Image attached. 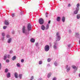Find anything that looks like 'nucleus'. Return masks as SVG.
I'll use <instances>...</instances> for the list:
<instances>
[{"instance_id": "1", "label": "nucleus", "mask_w": 80, "mask_h": 80, "mask_svg": "<svg viewBox=\"0 0 80 80\" xmlns=\"http://www.w3.org/2000/svg\"><path fill=\"white\" fill-rule=\"evenodd\" d=\"M22 30V33L24 34H25L26 35H28L29 34V32L26 29V28H25V26H23Z\"/></svg>"}, {"instance_id": "2", "label": "nucleus", "mask_w": 80, "mask_h": 80, "mask_svg": "<svg viewBox=\"0 0 80 80\" xmlns=\"http://www.w3.org/2000/svg\"><path fill=\"white\" fill-rule=\"evenodd\" d=\"M50 50V46L49 45H46L44 47V50L45 52H48Z\"/></svg>"}, {"instance_id": "3", "label": "nucleus", "mask_w": 80, "mask_h": 80, "mask_svg": "<svg viewBox=\"0 0 80 80\" xmlns=\"http://www.w3.org/2000/svg\"><path fill=\"white\" fill-rule=\"evenodd\" d=\"M57 45H58V43L57 42V41H56L54 42V44L53 46V48L55 50H56L57 48Z\"/></svg>"}, {"instance_id": "4", "label": "nucleus", "mask_w": 80, "mask_h": 80, "mask_svg": "<svg viewBox=\"0 0 80 80\" xmlns=\"http://www.w3.org/2000/svg\"><path fill=\"white\" fill-rule=\"evenodd\" d=\"M44 22V21L43 20V19H42V18H40L39 20V23L40 24V25H42L43 24V23Z\"/></svg>"}, {"instance_id": "5", "label": "nucleus", "mask_w": 80, "mask_h": 80, "mask_svg": "<svg viewBox=\"0 0 80 80\" xmlns=\"http://www.w3.org/2000/svg\"><path fill=\"white\" fill-rule=\"evenodd\" d=\"M27 28L28 31H30V30H31L32 29V25L30 23L28 24Z\"/></svg>"}, {"instance_id": "6", "label": "nucleus", "mask_w": 80, "mask_h": 80, "mask_svg": "<svg viewBox=\"0 0 80 80\" xmlns=\"http://www.w3.org/2000/svg\"><path fill=\"white\" fill-rule=\"evenodd\" d=\"M65 69L66 70V71L67 72H69V71H70V67H68V65H67L66 66Z\"/></svg>"}, {"instance_id": "7", "label": "nucleus", "mask_w": 80, "mask_h": 80, "mask_svg": "<svg viewBox=\"0 0 80 80\" xmlns=\"http://www.w3.org/2000/svg\"><path fill=\"white\" fill-rule=\"evenodd\" d=\"M72 68L73 69H74L75 70H74L73 72L74 73H75L77 70V66L73 65L72 66Z\"/></svg>"}, {"instance_id": "8", "label": "nucleus", "mask_w": 80, "mask_h": 80, "mask_svg": "<svg viewBox=\"0 0 80 80\" xmlns=\"http://www.w3.org/2000/svg\"><path fill=\"white\" fill-rule=\"evenodd\" d=\"M2 37H1V40H5V34L4 32H2Z\"/></svg>"}, {"instance_id": "9", "label": "nucleus", "mask_w": 80, "mask_h": 80, "mask_svg": "<svg viewBox=\"0 0 80 80\" xmlns=\"http://www.w3.org/2000/svg\"><path fill=\"white\" fill-rule=\"evenodd\" d=\"M56 36L58 40H60V39H61V37H60V35H59V32H57L56 34Z\"/></svg>"}, {"instance_id": "10", "label": "nucleus", "mask_w": 80, "mask_h": 80, "mask_svg": "<svg viewBox=\"0 0 80 80\" xmlns=\"http://www.w3.org/2000/svg\"><path fill=\"white\" fill-rule=\"evenodd\" d=\"M75 37L77 38L80 39V34L79 33V32H75Z\"/></svg>"}, {"instance_id": "11", "label": "nucleus", "mask_w": 80, "mask_h": 80, "mask_svg": "<svg viewBox=\"0 0 80 80\" xmlns=\"http://www.w3.org/2000/svg\"><path fill=\"white\" fill-rule=\"evenodd\" d=\"M6 77L8 78L11 77V74H10V72H8L6 74Z\"/></svg>"}, {"instance_id": "12", "label": "nucleus", "mask_w": 80, "mask_h": 80, "mask_svg": "<svg viewBox=\"0 0 80 80\" xmlns=\"http://www.w3.org/2000/svg\"><path fill=\"white\" fill-rule=\"evenodd\" d=\"M76 10H75L74 12V13L75 15L77 14L78 12V11H79V9H75Z\"/></svg>"}, {"instance_id": "13", "label": "nucleus", "mask_w": 80, "mask_h": 80, "mask_svg": "<svg viewBox=\"0 0 80 80\" xmlns=\"http://www.w3.org/2000/svg\"><path fill=\"white\" fill-rule=\"evenodd\" d=\"M4 23L5 24H6V25H9V23L8 20H6L5 21Z\"/></svg>"}, {"instance_id": "14", "label": "nucleus", "mask_w": 80, "mask_h": 80, "mask_svg": "<svg viewBox=\"0 0 80 80\" xmlns=\"http://www.w3.org/2000/svg\"><path fill=\"white\" fill-rule=\"evenodd\" d=\"M77 7L76 8V9H78L79 10V8H80V4L79 3H78L76 5Z\"/></svg>"}, {"instance_id": "15", "label": "nucleus", "mask_w": 80, "mask_h": 80, "mask_svg": "<svg viewBox=\"0 0 80 80\" xmlns=\"http://www.w3.org/2000/svg\"><path fill=\"white\" fill-rule=\"evenodd\" d=\"M54 65L55 67H57L58 65V63L57 62V61H55L54 62Z\"/></svg>"}, {"instance_id": "16", "label": "nucleus", "mask_w": 80, "mask_h": 80, "mask_svg": "<svg viewBox=\"0 0 80 80\" xmlns=\"http://www.w3.org/2000/svg\"><path fill=\"white\" fill-rule=\"evenodd\" d=\"M41 28L42 30H44L45 29V27L44 25H42L41 26Z\"/></svg>"}, {"instance_id": "17", "label": "nucleus", "mask_w": 80, "mask_h": 80, "mask_svg": "<svg viewBox=\"0 0 80 80\" xmlns=\"http://www.w3.org/2000/svg\"><path fill=\"white\" fill-rule=\"evenodd\" d=\"M48 28H49V24H47L46 25V26L45 29V30H48Z\"/></svg>"}, {"instance_id": "18", "label": "nucleus", "mask_w": 80, "mask_h": 80, "mask_svg": "<svg viewBox=\"0 0 80 80\" xmlns=\"http://www.w3.org/2000/svg\"><path fill=\"white\" fill-rule=\"evenodd\" d=\"M14 76L15 78H18V74H17V73L15 72L14 73Z\"/></svg>"}, {"instance_id": "19", "label": "nucleus", "mask_w": 80, "mask_h": 80, "mask_svg": "<svg viewBox=\"0 0 80 80\" xmlns=\"http://www.w3.org/2000/svg\"><path fill=\"white\" fill-rule=\"evenodd\" d=\"M61 19V18L60 17H58L57 18V22H60V20Z\"/></svg>"}, {"instance_id": "20", "label": "nucleus", "mask_w": 80, "mask_h": 80, "mask_svg": "<svg viewBox=\"0 0 80 80\" xmlns=\"http://www.w3.org/2000/svg\"><path fill=\"white\" fill-rule=\"evenodd\" d=\"M16 58H17V57L16 56H14L12 58V60L13 61H14L15 60H16Z\"/></svg>"}, {"instance_id": "21", "label": "nucleus", "mask_w": 80, "mask_h": 80, "mask_svg": "<svg viewBox=\"0 0 80 80\" xmlns=\"http://www.w3.org/2000/svg\"><path fill=\"white\" fill-rule=\"evenodd\" d=\"M62 22H65V17H63L62 18Z\"/></svg>"}, {"instance_id": "22", "label": "nucleus", "mask_w": 80, "mask_h": 80, "mask_svg": "<svg viewBox=\"0 0 80 80\" xmlns=\"http://www.w3.org/2000/svg\"><path fill=\"white\" fill-rule=\"evenodd\" d=\"M7 55H5L4 56V58L3 59L4 60H6L7 59Z\"/></svg>"}, {"instance_id": "23", "label": "nucleus", "mask_w": 80, "mask_h": 80, "mask_svg": "<svg viewBox=\"0 0 80 80\" xmlns=\"http://www.w3.org/2000/svg\"><path fill=\"white\" fill-rule=\"evenodd\" d=\"M77 19H80V14H78L77 16Z\"/></svg>"}, {"instance_id": "24", "label": "nucleus", "mask_w": 80, "mask_h": 80, "mask_svg": "<svg viewBox=\"0 0 80 80\" xmlns=\"http://www.w3.org/2000/svg\"><path fill=\"white\" fill-rule=\"evenodd\" d=\"M51 60H52V59H51V58H48L47 59V61L48 62H50Z\"/></svg>"}, {"instance_id": "25", "label": "nucleus", "mask_w": 80, "mask_h": 80, "mask_svg": "<svg viewBox=\"0 0 80 80\" xmlns=\"http://www.w3.org/2000/svg\"><path fill=\"white\" fill-rule=\"evenodd\" d=\"M51 76V73H49L48 75V78H50Z\"/></svg>"}, {"instance_id": "26", "label": "nucleus", "mask_w": 80, "mask_h": 80, "mask_svg": "<svg viewBox=\"0 0 80 80\" xmlns=\"http://www.w3.org/2000/svg\"><path fill=\"white\" fill-rule=\"evenodd\" d=\"M16 65L18 67H20V64L19 63H18L16 64Z\"/></svg>"}, {"instance_id": "27", "label": "nucleus", "mask_w": 80, "mask_h": 80, "mask_svg": "<svg viewBox=\"0 0 80 80\" xmlns=\"http://www.w3.org/2000/svg\"><path fill=\"white\" fill-rule=\"evenodd\" d=\"M8 72V69L7 68H6L5 71V73H7Z\"/></svg>"}, {"instance_id": "28", "label": "nucleus", "mask_w": 80, "mask_h": 80, "mask_svg": "<svg viewBox=\"0 0 80 80\" xmlns=\"http://www.w3.org/2000/svg\"><path fill=\"white\" fill-rule=\"evenodd\" d=\"M39 65H41V64H42V61H40L39 62Z\"/></svg>"}, {"instance_id": "29", "label": "nucleus", "mask_w": 80, "mask_h": 80, "mask_svg": "<svg viewBox=\"0 0 80 80\" xmlns=\"http://www.w3.org/2000/svg\"><path fill=\"white\" fill-rule=\"evenodd\" d=\"M19 76L20 79H21L22 77V74H19Z\"/></svg>"}, {"instance_id": "30", "label": "nucleus", "mask_w": 80, "mask_h": 80, "mask_svg": "<svg viewBox=\"0 0 80 80\" xmlns=\"http://www.w3.org/2000/svg\"><path fill=\"white\" fill-rule=\"evenodd\" d=\"M35 45L36 47H38V42H37L36 43Z\"/></svg>"}, {"instance_id": "31", "label": "nucleus", "mask_w": 80, "mask_h": 80, "mask_svg": "<svg viewBox=\"0 0 80 80\" xmlns=\"http://www.w3.org/2000/svg\"><path fill=\"white\" fill-rule=\"evenodd\" d=\"M68 32L69 33H72V30H71L70 29L69 30Z\"/></svg>"}, {"instance_id": "32", "label": "nucleus", "mask_w": 80, "mask_h": 80, "mask_svg": "<svg viewBox=\"0 0 80 80\" xmlns=\"http://www.w3.org/2000/svg\"><path fill=\"white\" fill-rule=\"evenodd\" d=\"M6 62H7V63H8L10 62V60H9V59H7L6 60Z\"/></svg>"}, {"instance_id": "33", "label": "nucleus", "mask_w": 80, "mask_h": 80, "mask_svg": "<svg viewBox=\"0 0 80 80\" xmlns=\"http://www.w3.org/2000/svg\"><path fill=\"white\" fill-rule=\"evenodd\" d=\"M33 76H32V77L30 79V80H33Z\"/></svg>"}, {"instance_id": "34", "label": "nucleus", "mask_w": 80, "mask_h": 80, "mask_svg": "<svg viewBox=\"0 0 80 80\" xmlns=\"http://www.w3.org/2000/svg\"><path fill=\"white\" fill-rule=\"evenodd\" d=\"M7 27L6 26H4L3 27V29H6V28H7Z\"/></svg>"}, {"instance_id": "35", "label": "nucleus", "mask_w": 80, "mask_h": 80, "mask_svg": "<svg viewBox=\"0 0 80 80\" xmlns=\"http://www.w3.org/2000/svg\"><path fill=\"white\" fill-rule=\"evenodd\" d=\"M21 62L22 63L24 62V59H21Z\"/></svg>"}, {"instance_id": "36", "label": "nucleus", "mask_w": 80, "mask_h": 80, "mask_svg": "<svg viewBox=\"0 0 80 80\" xmlns=\"http://www.w3.org/2000/svg\"><path fill=\"white\" fill-rule=\"evenodd\" d=\"M30 42L32 43H34L35 42V40H30Z\"/></svg>"}, {"instance_id": "37", "label": "nucleus", "mask_w": 80, "mask_h": 80, "mask_svg": "<svg viewBox=\"0 0 80 80\" xmlns=\"http://www.w3.org/2000/svg\"><path fill=\"white\" fill-rule=\"evenodd\" d=\"M68 7H71V4H68Z\"/></svg>"}, {"instance_id": "38", "label": "nucleus", "mask_w": 80, "mask_h": 80, "mask_svg": "<svg viewBox=\"0 0 80 80\" xmlns=\"http://www.w3.org/2000/svg\"><path fill=\"white\" fill-rule=\"evenodd\" d=\"M6 37H7V38H9V37H10V35L8 34L6 35Z\"/></svg>"}, {"instance_id": "39", "label": "nucleus", "mask_w": 80, "mask_h": 80, "mask_svg": "<svg viewBox=\"0 0 80 80\" xmlns=\"http://www.w3.org/2000/svg\"><path fill=\"white\" fill-rule=\"evenodd\" d=\"M2 69V64H1V63H0V70H1Z\"/></svg>"}, {"instance_id": "40", "label": "nucleus", "mask_w": 80, "mask_h": 80, "mask_svg": "<svg viewBox=\"0 0 80 80\" xmlns=\"http://www.w3.org/2000/svg\"><path fill=\"white\" fill-rule=\"evenodd\" d=\"M7 57L8 58H10V55H8Z\"/></svg>"}, {"instance_id": "41", "label": "nucleus", "mask_w": 80, "mask_h": 80, "mask_svg": "<svg viewBox=\"0 0 80 80\" xmlns=\"http://www.w3.org/2000/svg\"><path fill=\"white\" fill-rule=\"evenodd\" d=\"M12 53H13V51H12V50L10 51V53L12 54Z\"/></svg>"}, {"instance_id": "42", "label": "nucleus", "mask_w": 80, "mask_h": 80, "mask_svg": "<svg viewBox=\"0 0 80 80\" xmlns=\"http://www.w3.org/2000/svg\"><path fill=\"white\" fill-rule=\"evenodd\" d=\"M52 80H57V78H54Z\"/></svg>"}, {"instance_id": "43", "label": "nucleus", "mask_w": 80, "mask_h": 80, "mask_svg": "<svg viewBox=\"0 0 80 80\" xmlns=\"http://www.w3.org/2000/svg\"><path fill=\"white\" fill-rule=\"evenodd\" d=\"M30 40H35V39L34 38H32Z\"/></svg>"}, {"instance_id": "44", "label": "nucleus", "mask_w": 80, "mask_h": 80, "mask_svg": "<svg viewBox=\"0 0 80 80\" xmlns=\"http://www.w3.org/2000/svg\"><path fill=\"white\" fill-rule=\"evenodd\" d=\"M8 43H10V42H11V40H8Z\"/></svg>"}, {"instance_id": "45", "label": "nucleus", "mask_w": 80, "mask_h": 80, "mask_svg": "<svg viewBox=\"0 0 80 80\" xmlns=\"http://www.w3.org/2000/svg\"><path fill=\"white\" fill-rule=\"evenodd\" d=\"M48 67H50V64H47Z\"/></svg>"}, {"instance_id": "46", "label": "nucleus", "mask_w": 80, "mask_h": 80, "mask_svg": "<svg viewBox=\"0 0 80 80\" xmlns=\"http://www.w3.org/2000/svg\"><path fill=\"white\" fill-rule=\"evenodd\" d=\"M47 12H46V17H48V15H47Z\"/></svg>"}, {"instance_id": "47", "label": "nucleus", "mask_w": 80, "mask_h": 80, "mask_svg": "<svg viewBox=\"0 0 80 80\" xmlns=\"http://www.w3.org/2000/svg\"><path fill=\"white\" fill-rule=\"evenodd\" d=\"M14 33H15V31H13L12 32V34H14Z\"/></svg>"}, {"instance_id": "48", "label": "nucleus", "mask_w": 80, "mask_h": 80, "mask_svg": "<svg viewBox=\"0 0 80 80\" xmlns=\"http://www.w3.org/2000/svg\"><path fill=\"white\" fill-rule=\"evenodd\" d=\"M14 13L12 14V18L14 17Z\"/></svg>"}, {"instance_id": "49", "label": "nucleus", "mask_w": 80, "mask_h": 80, "mask_svg": "<svg viewBox=\"0 0 80 80\" xmlns=\"http://www.w3.org/2000/svg\"><path fill=\"white\" fill-rule=\"evenodd\" d=\"M51 22V21H50V20H49V21H48V23L49 24H50V23Z\"/></svg>"}, {"instance_id": "50", "label": "nucleus", "mask_w": 80, "mask_h": 80, "mask_svg": "<svg viewBox=\"0 0 80 80\" xmlns=\"http://www.w3.org/2000/svg\"><path fill=\"white\" fill-rule=\"evenodd\" d=\"M38 80H42V79L41 78H40L38 79Z\"/></svg>"}, {"instance_id": "51", "label": "nucleus", "mask_w": 80, "mask_h": 80, "mask_svg": "<svg viewBox=\"0 0 80 80\" xmlns=\"http://www.w3.org/2000/svg\"><path fill=\"white\" fill-rule=\"evenodd\" d=\"M8 40H12V38H10Z\"/></svg>"}, {"instance_id": "52", "label": "nucleus", "mask_w": 80, "mask_h": 80, "mask_svg": "<svg viewBox=\"0 0 80 80\" xmlns=\"http://www.w3.org/2000/svg\"><path fill=\"white\" fill-rule=\"evenodd\" d=\"M68 47H70V44H69L68 46Z\"/></svg>"}, {"instance_id": "53", "label": "nucleus", "mask_w": 80, "mask_h": 80, "mask_svg": "<svg viewBox=\"0 0 80 80\" xmlns=\"http://www.w3.org/2000/svg\"><path fill=\"white\" fill-rule=\"evenodd\" d=\"M21 48H22V49H23V47H22Z\"/></svg>"}, {"instance_id": "54", "label": "nucleus", "mask_w": 80, "mask_h": 80, "mask_svg": "<svg viewBox=\"0 0 80 80\" xmlns=\"http://www.w3.org/2000/svg\"><path fill=\"white\" fill-rule=\"evenodd\" d=\"M79 44H80V40H79Z\"/></svg>"}, {"instance_id": "55", "label": "nucleus", "mask_w": 80, "mask_h": 80, "mask_svg": "<svg viewBox=\"0 0 80 80\" xmlns=\"http://www.w3.org/2000/svg\"><path fill=\"white\" fill-rule=\"evenodd\" d=\"M79 77H80V73L79 74Z\"/></svg>"}, {"instance_id": "56", "label": "nucleus", "mask_w": 80, "mask_h": 80, "mask_svg": "<svg viewBox=\"0 0 80 80\" xmlns=\"http://www.w3.org/2000/svg\"><path fill=\"white\" fill-rule=\"evenodd\" d=\"M65 80H69L68 79H66Z\"/></svg>"}, {"instance_id": "57", "label": "nucleus", "mask_w": 80, "mask_h": 80, "mask_svg": "<svg viewBox=\"0 0 80 80\" xmlns=\"http://www.w3.org/2000/svg\"><path fill=\"white\" fill-rule=\"evenodd\" d=\"M79 40H80V39H79Z\"/></svg>"}]
</instances>
